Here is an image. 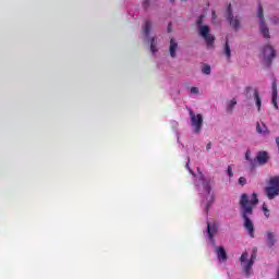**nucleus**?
<instances>
[{
    "label": "nucleus",
    "instance_id": "obj_1",
    "mask_svg": "<svg viewBox=\"0 0 279 279\" xmlns=\"http://www.w3.org/2000/svg\"><path fill=\"white\" fill-rule=\"evenodd\" d=\"M194 186L201 197V206L203 208V213L205 215H208L210 206L215 204V193H213L210 178L205 177L204 173L199 172L195 177Z\"/></svg>",
    "mask_w": 279,
    "mask_h": 279
},
{
    "label": "nucleus",
    "instance_id": "obj_2",
    "mask_svg": "<svg viewBox=\"0 0 279 279\" xmlns=\"http://www.w3.org/2000/svg\"><path fill=\"white\" fill-rule=\"evenodd\" d=\"M258 204V196L256 193H253L251 197H248L247 194H242L240 198V206H241V213L242 217L244 219V228L248 232V236H252L254 239V222H252V213L254 210V206Z\"/></svg>",
    "mask_w": 279,
    "mask_h": 279
},
{
    "label": "nucleus",
    "instance_id": "obj_3",
    "mask_svg": "<svg viewBox=\"0 0 279 279\" xmlns=\"http://www.w3.org/2000/svg\"><path fill=\"white\" fill-rule=\"evenodd\" d=\"M254 260H256V253L250 255V253L244 252L241 255L240 265L245 278H250L254 274V270L252 269V267H254Z\"/></svg>",
    "mask_w": 279,
    "mask_h": 279
},
{
    "label": "nucleus",
    "instance_id": "obj_4",
    "mask_svg": "<svg viewBox=\"0 0 279 279\" xmlns=\"http://www.w3.org/2000/svg\"><path fill=\"white\" fill-rule=\"evenodd\" d=\"M198 27V34L205 40L207 47H213V43H215V36L210 34V26L204 24V15H201L196 22Z\"/></svg>",
    "mask_w": 279,
    "mask_h": 279
},
{
    "label": "nucleus",
    "instance_id": "obj_5",
    "mask_svg": "<svg viewBox=\"0 0 279 279\" xmlns=\"http://www.w3.org/2000/svg\"><path fill=\"white\" fill-rule=\"evenodd\" d=\"M265 195L268 199H276L279 195V175L271 177L268 185L265 187Z\"/></svg>",
    "mask_w": 279,
    "mask_h": 279
},
{
    "label": "nucleus",
    "instance_id": "obj_6",
    "mask_svg": "<svg viewBox=\"0 0 279 279\" xmlns=\"http://www.w3.org/2000/svg\"><path fill=\"white\" fill-rule=\"evenodd\" d=\"M190 120L195 134H199V132H202V128H204V116L199 113L195 114V112L190 110Z\"/></svg>",
    "mask_w": 279,
    "mask_h": 279
},
{
    "label": "nucleus",
    "instance_id": "obj_7",
    "mask_svg": "<svg viewBox=\"0 0 279 279\" xmlns=\"http://www.w3.org/2000/svg\"><path fill=\"white\" fill-rule=\"evenodd\" d=\"M257 17L259 19V32L264 38H269V27L265 24V17L263 15V5L258 4Z\"/></svg>",
    "mask_w": 279,
    "mask_h": 279
},
{
    "label": "nucleus",
    "instance_id": "obj_8",
    "mask_svg": "<svg viewBox=\"0 0 279 279\" xmlns=\"http://www.w3.org/2000/svg\"><path fill=\"white\" fill-rule=\"evenodd\" d=\"M227 21L233 27V29H239L241 27V21L239 20L238 16H234L232 14V4H229L227 8Z\"/></svg>",
    "mask_w": 279,
    "mask_h": 279
},
{
    "label": "nucleus",
    "instance_id": "obj_9",
    "mask_svg": "<svg viewBox=\"0 0 279 279\" xmlns=\"http://www.w3.org/2000/svg\"><path fill=\"white\" fill-rule=\"evenodd\" d=\"M263 56L266 66H269V64H271V60L276 58V50L274 47L267 45L263 49Z\"/></svg>",
    "mask_w": 279,
    "mask_h": 279
},
{
    "label": "nucleus",
    "instance_id": "obj_10",
    "mask_svg": "<svg viewBox=\"0 0 279 279\" xmlns=\"http://www.w3.org/2000/svg\"><path fill=\"white\" fill-rule=\"evenodd\" d=\"M217 234V225L216 223H207V236L208 241L211 245H215V235Z\"/></svg>",
    "mask_w": 279,
    "mask_h": 279
},
{
    "label": "nucleus",
    "instance_id": "obj_11",
    "mask_svg": "<svg viewBox=\"0 0 279 279\" xmlns=\"http://www.w3.org/2000/svg\"><path fill=\"white\" fill-rule=\"evenodd\" d=\"M215 252L219 263H226V260H228V253H226V248H223V246H217Z\"/></svg>",
    "mask_w": 279,
    "mask_h": 279
},
{
    "label": "nucleus",
    "instance_id": "obj_12",
    "mask_svg": "<svg viewBox=\"0 0 279 279\" xmlns=\"http://www.w3.org/2000/svg\"><path fill=\"white\" fill-rule=\"evenodd\" d=\"M256 132H257V134H262V136H268L269 129L267 128L266 123L257 122L256 123Z\"/></svg>",
    "mask_w": 279,
    "mask_h": 279
},
{
    "label": "nucleus",
    "instance_id": "obj_13",
    "mask_svg": "<svg viewBox=\"0 0 279 279\" xmlns=\"http://www.w3.org/2000/svg\"><path fill=\"white\" fill-rule=\"evenodd\" d=\"M271 104L276 110H278V85L276 81L272 82V99Z\"/></svg>",
    "mask_w": 279,
    "mask_h": 279
},
{
    "label": "nucleus",
    "instance_id": "obj_14",
    "mask_svg": "<svg viewBox=\"0 0 279 279\" xmlns=\"http://www.w3.org/2000/svg\"><path fill=\"white\" fill-rule=\"evenodd\" d=\"M169 53L172 58H178V41L173 38L170 39Z\"/></svg>",
    "mask_w": 279,
    "mask_h": 279
},
{
    "label": "nucleus",
    "instance_id": "obj_15",
    "mask_svg": "<svg viewBox=\"0 0 279 279\" xmlns=\"http://www.w3.org/2000/svg\"><path fill=\"white\" fill-rule=\"evenodd\" d=\"M256 158L258 165H267V162H269V154H267V151H259Z\"/></svg>",
    "mask_w": 279,
    "mask_h": 279
},
{
    "label": "nucleus",
    "instance_id": "obj_16",
    "mask_svg": "<svg viewBox=\"0 0 279 279\" xmlns=\"http://www.w3.org/2000/svg\"><path fill=\"white\" fill-rule=\"evenodd\" d=\"M276 233L272 231H267L266 232V243L268 247H274L276 245Z\"/></svg>",
    "mask_w": 279,
    "mask_h": 279
},
{
    "label": "nucleus",
    "instance_id": "obj_17",
    "mask_svg": "<svg viewBox=\"0 0 279 279\" xmlns=\"http://www.w3.org/2000/svg\"><path fill=\"white\" fill-rule=\"evenodd\" d=\"M235 106H236V98H232L231 100H228L226 102V112L228 114H232V112L234 111Z\"/></svg>",
    "mask_w": 279,
    "mask_h": 279
},
{
    "label": "nucleus",
    "instance_id": "obj_18",
    "mask_svg": "<svg viewBox=\"0 0 279 279\" xmlns=\"http://www.w3.org/2000/svg\"><path fill=\"white\" fill-rule=\"evenodd\" d=\"M253 97H254L255 106L258 112H260V107L263 106V101L260 100V95L258 94V90L256 89L254 90Z\"/></svg>",
    "mask_w": 279,
    "mask_h": 279
},
{
    "label": "nucleus",
    "instance_id": "obj_19",
    "mask_svg": "<svg viewBox=\"0 0 279 279\" xmlns=\"http://www.w3.org/2000/svg\"><path fill=\"white\" fill-rule=\"evenodd\" d=\"M143 32H144V36L146 38H149V32H151V22L150 21L145 22V25L143 27Z\"/></svg>",
    "mask_w": 279,
    "mask_h": 279
},
{
    "label": "nucleus",
    "instance_id": "obj_20",
    "mask_svg": "<svg viewBox=\"0 0 279 279\" xmlns=\"http://www.w3.org/2000/svg\"><path fill=\"white\" fill-rule=\"evenodd\" d=\"M201 71L203 73V75H210V73L213 72L210 65H208V63H203Z\"/></svg>",
    "mask_w": 279,
    "mask_h": 279
},
{
    "label": "nucleus",
    "instance_id": "obj_21",
    "mask_svg": "<svg viewBox=\"0 0 279 279\" xmlns=\"http://www.w3.org/2000/svg\"><path fill=\"white\" fill-rule=\"evenodd\" d=\"M225 56L227 57V60H230V58H232L230 45H228V41H226V45H225Z\"/></svg>",
    "mask_w": 279,
    "mask_h": 279
},
{
    "label": "nucleus",
    "instance_id": "obj_22",
    "mask_svg": "<svg viewBox=\"0 0 279 279\" xmlns=\"http://www.w3.org/2000/svg\"><path fill=\"white\" fill-rule=\"evenodd\" d=\"M150 51H151L153 54L158 51V48L156 47V38H153L150 40Z\"/></svg>",
    "mask_w": 279,
    "mask_h": 279
},
{
    "label": "nucleus",
    "instance_id": "obj_23",
    "mask_svg": "<svg viewBox=\"0 0 279 279\" xmlns=\"http://www.w3.org/2000/svg\"><path fill=\"white\" fill-rule=\"evenodd\" d=\"M238 182L240 186H245V184H247V179H245V177H240Z\"/></svg>",
    "mask_w": 279,
    "mask_h": 279
},
{
    "label": "nucleus",
    "instance_id": "obj_24",
    "mask_svg": "<svg viewBox=\"0 0 279 279\" xmlns=\"http://www.w3.org/2000/svg\"><path fill=\"white\" fill-rule=\"evenodd\" d=\"M227 175H229V178H234V172H232V166H228Z\"/></svg>",
    "mask_w": 279,
    "mask_h": 279
},
{
    "label": "nucleus",
    "instance_id": "obj_25",
    "mask_svg": "<svg viewBox=\"0 0 279 279\" xmlns=\"http://www.w3.org/2000/svg\"><path fill=\"white\" fill-rule=\"evenodd\" d=\"M190 93H191L192 95H199V88H197V87H191Z\"/></svg>",
    "mask_w": 279,
    "mask_h": 279
},
{
    "label": "nucleus",
    "instance_id": "obj_26",
    "mask_svg": "<svg viewBox=\"0 0 279 279\" xmlns=\"http://www.w3.org/2000/svg\"><path fill=\"white\" fill-rule=\"evenodd\" d=\"M142 5L145 10H147V8H149V0H143Z\"/></svg>",
    "mask_w": 279,
    "mask_h": 279
},
{
    "label": "nucleus",
    "instance_id": "obj_27",
    "mask_svg": "<svg viewBox=\"0 0 279 279\" xmlns=\"http://www.w3.org/2000/svg\"><path fill=\"white\" fill-rule=\"evenodd\" d=\"M263 210H264L265 217H269V209H267V206L263 205Z\"/></svg>",
    "mask_w": 279,
    "mask_h": 279
},
{
    "label": "nucleus",
    "instance_id": "obj_28",
    "mask_svg": "<svg viewBox=\"0 0 279 279\" xmlns=\"http://www.w3.org/2000/svg\"><path fill=\"white\" fill-rule=\"evenodd\" d=\"M209 149H213V144L210 142L206 145V151H208Z\"/></svg>",
    "mask_w": 279,
    "mask_h": 279
},
{
    "label": "nucleus",
    "instance_id": "obj_29",
    "mask_svg": "<svg viewBox=\"0 0 279 279\" xmlns=\"http://www.w3.org/2000/svg\"><path fill=\"white\" fill-rule=\"evenodd\" d=\"M251 154H252V153H251L250 150L246 151V154H245V159H246V160H252V159H250Z\"/></svg>",
    "mask_w": 279,
    "mask_h": 279
},
{
    "label": "nucleus",
    "instance_id": "obj_30",
    "mask_svg": "<svg viewBox=\"0 0 279 279\" xmlns=\"http://www.w3.org/2000/svg\"><path fill=\"white\" fill-rule=\"evenodd\" d=\"M189 162H191V159H187V163H186V169H189L190 173H193V170H191V168L189 167Z\"/></svg>",
    "mask_w": 279,
    "mask_h": 279
},
{
    "label": "nucleus",
    "instance_id": "obj_31",
    "mask_svg": "<svg viewBox=\"0 0 279 279\" xmlns=\"http://www.w3.org/2000/svg\"><path fill=\"white\" fill-rule=\"evenodd\" d=\"M169 32H171V24H169Z\"/></svg>",
    "mask_w": 279,
    "mask_h": 279
},
{
    "label": "nucleus",
    "instance_id": "obj_32",
    "mask_svg": "<svg viewBox=\"0 0 279 279\" xmlns=\"http://www.w3.org/2000/svg\"><path fill=\"white\" fill-rule=\"evenodd\" d=\"M213 16L215 17V12H213Z\"/></svg>",
    "mask_w": 279,
    "mask_h": 279
},
{
    "label": "nucleus",
    "instance_id": "obj_33",
    "mask_svg": "<svg viewBox=\"0 0 279 279\" xmlns=\"http://www.w3.org/2000/svg\"><path fill=\"white\" fill-rule=\"evenodd\" d=\"M171 2H173V0H170Z\"/></svg>",
    "mask_w": 279,
    "mask_h": 279
},
{
    "label": "nucleus",
    "instance_id": "obj_34",
    "mask_svg": "<svg viewBox=\"0 0 279 279\" xmlns=\"http://www.w3.org/2000/svg\"><path fill=\"white\" fill-rule=\"evenodd\" d=\"M278 279H279V277H278Z\"/></svg>",
    "mask_w": 279,
    "mask_h": 279
}]
</instances>
